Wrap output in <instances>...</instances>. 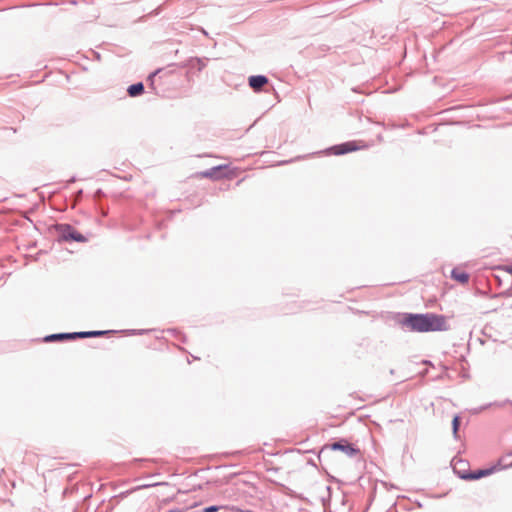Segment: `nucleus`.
I'll return each instance as SVG.
<instances>
[{
    "label": "nucleus",
    "mask_w": 512,
    "mask_h": 512,
    "mask_svg": "<svg viewBox=\"0 0 512 512\" xmlns=\"http://www.w3.org/2000/svg\"><path fill=\"white\" fill-rule=\"evenodd\" d=\"M143 91H144V86L142 83L133 84L128 88V93L132 97L140 95Z\"/></svg>",
    "instance_id": "1a4fd4ad"
},
{
    "label": "nucleus",
    "mask_w": 512,
    "mask_h": 512,
    "mask_svg": "<svg viewBox=\"0 0 512 512\" xmlns=\"http://www.w3.org/2000/svg\"><path fill=\"white\" fill-rule=\"evenodd\" d=\"M104 331H88V332H75V333H62V334H52L45 338L46 341H56V340H64V339H75V338H89L96 337L105 334Z\"/></svg>",
    "instance_id": "f03ea898"
},
{
    "label": "nucleus",
    "mask_w": 512,
    "mask_h": 512,
    "mask_svg": "<svg viewBox=\"0 0 512 512\" xmlns=\"http://www.w3.org/2000/svg\"><path fill=\"white\" fill-rule=\"evenodd\" d=\"M220 507L218 506H209L203 509V512H217L219 511Z\"/></svg>",
    "instance_id": "9b49d317"
},
{
    "label": "nucleus",
    "mask_w": 512,
    "mask_h": 512,
    "mask_svg": "<svg viewBox=\"0 0 512 512\" xmlns=\"http://www.w3.org/2000/svg\"><path fill=\"white\" fill-rule=\"evenodd\" d=\"M64 237L67 240H74L77 242H85L86 241V238L81 233H79L78 231L73 229L71 226H67L66 229L64 230Z\"/></svg>",
    "instance_id": "39448f33"
},
{
    "label": "nucleus",
    "mask_w": 512,
    "mask_h": 512,
    "mask_svg": "<svg viewBox=\"0 0 512 512\" xmlns=\"http://www.w3.org/2000/svg\"><path fill=\"white\" fill-rule=\"evenodd\" d=\"M267 83L268 79L265 76L257 75L249 77V85L254 91H260Z\"/></svg>",
    "instance_id": "20e7f679"
},
{
    "label": "nucleus",
    "mask_w": 512,
    "mask_h": 512,
    "mask_svg": "<svg viewBox=\"0 0 512 512\" xmlns=\"http://www.w3.org/2000/svg\"><path fill=\"white\" fill-rule=\"evenodd\" d=\"M335 154H345L348 152L355 151L357 149L356 145L353 142L344 143L334 148Z\"/></svg>",
    "instance_id": "0eeeda50"
},
{
    "label": "nucleus",
    "mask_w": 512,
    "mask_h": 512,
    "mask_svg": "<svg viewBox=\"0 0 512 512\" xmlns=\"http://www.w3.org/2000/svg\"><path fill=\"white\" fill-rule=\"evenodd\" d=\"M403 324L415 332L445 331L448 329L446 318L436 314H410L405 317Z\"/></svg>",
    "instance_id": "f257e3e1"
},
{
    "label": "nucleus",
    "mask_w": 512,
    "mask_h": 512,
    "mask_svg": "<svg viewBox=\"0 0 512 512\" xmlns=\"http://www.w3.org/2000/svg\"><path fill=\"white\" fill-rule=\"evenodd\" d=\"M452 278L456 281H458L459 283H466L469 279V276L466 272H464L463 270H460V269H454L452 271V274H451Z\"/></svg>",
    "instance_id": "6e6552de"
},
{
    "label": "nucleus",
    "mask_w": 512,
    "mask_h": 512,
    "mask_svg": "<svg viewBox=\"0 0 512 512\" xmlns=\"http://www.w3.org/2000/svg\"><path fill=\"white\" fill-rule=\"evenodd\" d=\"M330 448L332 450H341L347 455H354L356 453V449H354L351 445H349L347 442H336L333 443Z\"/></svg>",
    "instance_id": "423d86ee"
},
{
    "label": "nucleus",
    "mask_w": 512,
    "mask_h": 512,
    "mask_svg": "<svg viewBox=\"0 0 512 512\" xmlns=\"http://www.w3.org/2000/svg\"><path fill=\"white\" fill-rule=\"evenodd\" d=\"M459 426H460V417L456 415L452 420L453 434L455 437H457Z\"/></svg>",
    "instance_id": "9d476101"
},
{
    "label": "nucleus",
    "mask_w": 512,
    "mask_h": 512,
    "mask_svg": "<svg viewBox=\"0 0 512 512\" xmlns=\"http://www.w3.org/2000/svg\"><path fill=\"white\" fill-rule=\"evenodd\" d=\"M497 470H499V468H498V466L495 465L488 469H479L475 472L465 474L462 476V478L467 479V480H476V479H480L482 477L489 476Z\"/></svg>",
    "instance_id": "7ed1b4c3"
}]
</instances>
